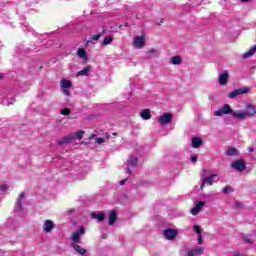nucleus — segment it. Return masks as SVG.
I'll list each match as a JSON object with an SVG mask.
<instances>
[{"instance_id":"nucleus-1","label":"nucleus","mask_w":256,"mask_h":256,"mask_svg":"<svg viewBox=\"0 0 256 256\" xmlns=\"http://www.w3.org/2000/svg\"><path fill=\"white\" fill-rule=\"evenodd\" d=\"M256 115V107L254 104H246L245 110H235L233 113L234 119H239L240 121H245L247 117H255Z\"/></svg>"},{"instance_id":"nucleus-2","label":"nucleus","mask_w":256,"mask_h":256,"mask_svg":"<svg viewBox=\"0 0 256 256\" xmlns=\"http://www.w3.org/2000/svg\"><path fill=\"white\" fill-rule=\"evenodd\" d=\"M147 45V35L141 34L136 37H134L132 41V46L134 49H143Z\"/></svg>"},{"instance_id":"nucleus-3","label":"nucleus","mask_w":256,"mask_h":256,"mask_svg":"<svg viewBox=\"0 0 256 256\" xmlns=\"http://www.w3.org/2000/svg\"><path fill=\"white\" fill-rule=\"evenodd\" d=\"M235 113L231 105L224 104L220 109L214 111L215 117H223V115H232Z\"/></svg>"},{"instance_id":"nucleus-4","label":"nucleus","mask_w":256,"mask_h":256,"mask_svg":"<svg viewBox=\"0 0 256 256\" xmlns=\"http://www.w3.org/2000/svg\"><path fill=\"white\" fill-rule=\"evenodd\" d=\"M85 235V226H80L77 231H74L71 236L70 240L72 241L71 243H75V245L81 243V237Z\"/></svg>"},{"instance_id":"nucleus-5","label":"nucleus","mask_w":256,"mask_h":256,"mask_svg":"<svg viewBox=\"0 0 256 256\" xmlns=\"http://www.w3.org/2000/svg\"><path fill=\"white\" fill-rule=\"evenodd\" d=\"M186 256H201L205 252V247L203 246H192L185 250Z\"/></svg>"},{"instance_id":"nucleus-6","label":"nucleus","mask_w":256,"mask_h":256,"mask_svg":"<svg viewBox=\"0 0 256 256\" xmlns=\"http://www.w3.org/2000/svg\"><path fill=\"white\" fill-rule=\"evenodd\" d=\"M251 92V88L249 87H241L238 88L228 94L229 99H237L240 95H247V93Z\"/></svg>"},{"instance_id":"nucleus-7","label":"nucleus","mask_w":256,"mask_h":256,"mask_svg":"<svg viewBox=\"0 0 256 256\" xmlns=\"http://www.w3.org/2000/svg\"><path fill=\"white\" fill-rule=\"evenodd\" d=\"M215 179H217V174H210L204 178H202V184L200 186V190L203 191L205 189V185H213L215 183Z\"/></svg>"},{"instance_id":"nucleus-8","label":"nucleus","mask_w":256,"mask_h":256,"mask_svg":"<svg viewBox=\"0 0 256 256\" xmlns=\"http://www.w3.org/2000/svg\"><path fill=\"white\" fill-rule=\"evenodd\" d=\"M179 235V231L173 228H167L163 231V236L167 241H173Z\"/></svg>"},{"instance_id":"nucleus-9","label":"nucleus","mask_w":256,"mask_h":256,"mask_svg":"<svg viewBox=\"0 0 256 256\" xmlns=\"http://www.w3.org/2000/svg\"><path fill=\"white\" fill-rule=\"evenodd\" d=\"M60 87L62 89V93H64L66 97H69V95H71V81L67 79H62L60 81Z\"/></svg>"},{"instance_id":"nucleus-10","label":"nucleus","mask_w":256,"mask_h":256,"mask_svg":"<svg viewBox=\"0 0 256 256\" xmlns=\"http://www.w3.org/2000/svg\"><path fill=\"white\" fill-rule=\"evenodd\" d=\"M232 169H235V171H238L239 173H242V171H245L247 169V165L245 164V160L239 159L231 164Z\"/></svg>"},{"instance_id":"nucleus-11","label":"nucleus","mask_w":256,"mask_h":256,"mask_svg":"<svg viewBox=\"0 0 256 256\" xmlns=\"http://www.w3.org/2000/svg\"><path fill=\"white\" fill-rule=\"evenodd\" d=\"M173 121V114L171 113H164L162 116L159 117L158 123L162 127L165 125H169Z\"/></svg>"},{"instance_id":"nucleus-12","label":"nucleus","mask_w":256,"mask_h":256,"mask_svg":"<svg viewBox=\"0 0 256 256\" xmlns=\"http://www.w3.org/2000/svg\"><path fill=\"white\" fill-rule=\"evenodd\" d=\"M25 201V192H21L15 203V211L21 213L23 211V202Z\"/></svg>"},{"instance_id":"nucleus-13","label":"nucleus","mask_w":256,"mask_h":256,"mask_svg":"<svg viewBox=\"0 0 256 256\" xmlns=\"http://www.w3.org/2000/svg\"><path fill=\"white\" fill-rule=\"evenodd\" d=\"M42 228L44 233H51V231L55 229V222L52 220H45Z\"/></svg>"},{"instance_id":"nucleus-14","label":"nucleus","mask_w":256,"mask_h":256,"mask_svg":"<svg viewBox=\"0 0 256 256\" xmlns=\"http://www.w3.org/2000/svg\"><path fill=\"white\" fill-rule=\"evenodd\" d=\"M192 229L194 233L198 235V238H197L198 245H203V230L201 229V226L194 225Z\"/></svg>"},{"instance_id":"nucleus-15","label":"nucleus","mask_w":256,"mask_h":256,"mask_svg":"<svg viewBox=\"0 0 256 256\" xmlns=\"http://www.w3.org/2000/svg\"><path fill=\"white\" fill-rule=\"evenodd\" d=\"M203 207H205V202H203V201L197 202L195 207H193L190 210L191 215H199V213H201Z\"/></svg>"},{"instance_id":"nucleus-16","label":"nucleus","mask_w":256,"mask_h":256,"mask_svg":"<svg viewBox=\"0 0 256 256\" xmlns=\"http://www.w3.org/2000/svg\"><path fill=\"white\" fill-rule=\"evenodd\" d=\"M137 158L131 156L128 161H127V173L128 175H131V169H133V167H137Z\"/></svg>"},{"instance_id":"nucleus-17","label":"nucleus","mask_w":256,"mask_h":256,"mask_svg":"<svg viewBox=\"0 0 256 256\" xmlns=\"http://www.w3.org/2000/svg\"><path fill=\"white\" fill-rule=\"evenodd\" d=\"M70 247L74 249L75 252L78 253V255H87V249L83 248V246L75 243H70Z\"/></svg>"},{"instance_id":"nucleus-18","label":"nucleus","mask_w":256,"mask_h":256,"mask_svg":"<svg viewBox=\"0 0 256 256\" xmlns=\"http://www.w3.org/2000/svg\"><path fill=\"white\" fill-rule=\"evenodd\" d=\"M75 141V137L66 136L64 138H60L57 140L58 145H69V143H73Z\"/></svg>"},{"instance_id":"nucleus-19","label":"nucleus","mask_w":256,"mask_h":256,"mask_svg":"<svg viewBox=\"0 0 256 256\" xmlns=\"http://www.w3.org/2000/svg\"><path fill=\"white\" fill-rule=\"evenodd\" d=\"M91 217L92 219H96L98 223H103V221H105L106 214L105 212H99V213L92 212Z\"/></svg>"},{"instance_id":"nucleus-20","label":"nucleus","mask_w":256,"mask_h":256,"mask_svg":"<svg viewBox=\"0 0 256 256\" xmlns=\"http://www.w3.org/2000/svg\"><path fill=\"white\" fill-rule=\"evenodd\" d=\"M256 53V45L250 47V49L242 54L243 59H249L250 57H253Z\"/></svg>"},{"instance_id":"nucleus-21","label":"nucleus","mask_w":256,"mask_h":256,"mask_svg":"<svg viewBox=\"0 0 256 256\" xmlns=\"http://www.w3.org/2000/svg\"><path fill=\"white\" fill-rule=\"evenodd\" d=\"M203 146V139L200 137H193L192 138V147L193 149H199V147Z\"/></svg>"},{"instance_id":"nucleus-22","label":"nucleus","mask_w":256,"mask_h":256,"mask_svg":"<svg viewBox=\"0 0 256 256\" xmlns=\"http://www.w3.org/2000/svg\"><path fill=\"white\" fill-rule=\"evenodd\" d=\"M227 81H229V72L224 71L219 76V83H220V85H227Z\"/></svg>"},{"instance_id":"nucleus-23","label":"nucleus","mask_w":256,"mask_h":256,"mask_svg":"<svg viewBox=\"0 0 256 256\" xmlns=\"http://www.w3.org/2000/svg\"><path fill=\"white\" fill-rule=\"evenodd\" d=\"M139 116L141 117V119H143L144 121H149V119H151V110L149 109H144L140 112Z\"/></svg>"},{"instance_id":"nucleus-24","label":"nucleus","mask_w":256,"mask_h":256,"mask_svg":"<svg viewBox=\"0 0 256 256\" xmlns=\"http://www.w3.org/2000/svg\"><path fill=\"white\" fill-rule=\"evenodd\" d=\"M115 221H117V212L112 210L108 216V225H115Z\"/></svg>"},{"instance_id":"nucleus-25","label":"nucleus","mask_w":256,"mask_h":256,"mask_svg":"<svg viewBox=\"0 0 256 256\" xmlns=\"http://www.w3.org/2000/svg\"><path fill=\"white\" fill-rule=\"evenodd\" d=\"M77 56L80 59H83V61H85V62L89 61V58L87 57V51H85V49H83V48L78 49Z\"/></svg>"},{"instance_id":"nucleus-26","label":"nucleus","mask_w":256,"mask_h":256,"mask_svg":"<svg viewBox=\"0 0 256 256\" xmlns=\"http://www.w3.org/2000/svg\"><path fill=\"white\" fill-rule=\"evenodd\" d=\"M171 65H181L183 63V60H181L180 56H174L170 59Z\"/></svg>"},{"instance_id":"nucleus-27","label":"nucleus","mask_w":256,"mask_h":256,"mask_svg":"<svg viewBox=\"0 0 256 256\" xmlns=\"http://www.w3.org/2000/svg\"><path fill=\"white\" fill-rule=\"evenodd\" d=\"M223 38L225 39V41L232 42V41H235V34H233V33H224Z\"/></svg>"},{"instance_id":"nucleus-28","label":"nucleus","mask_w":256,"mask_h":256,"mask_svg":"<svg viewBox=\"0 0 256 256\" xmlns=\"http://www.w3.org/2000/svg\"><path fill=\"white\" fill-rule=\"evenodd\" d=\"M226 155H228V157H235L238 155V152H237V149L235 148H229L227 151H226Z\"/></svg>"},{"instance_id":"nucleus-29","label":"nucleus","mask_w":256,"mask_h":256,"mask_svg":"<svg viewBox=\"0 0 256 256\" xmlns=\"http://www.w3.org/2000/svg\"><path fill=\"white\" fill-rule=\"evenodd\" d=\"M111 43H113V36H107L106 38H104L102 46L106 47V45H111Z\"/></svg>"},{"instance_id":"nucleus-30","label":"nucleus","mask_w":256,"mask_h":256,"mask_svg":"<svg viewBox=\"0 0 256 256\" xmlns=\"http://www.w3.org/2000/svg\"><path fill=\"white\" fill-rule=\"evenodd\" d=\"M91 71L90 67H85L84 69H82L81 71L78 72L79 76H85L87 77V75H89V72Z\"/></svg>"},{"instance_id":"nucleus-31","label":"nucleus","mask_w":256,"mask_h":256,"mask_svg":"<svg viewBox=\"0 0 256 256\" xmlns=\"http://www.w3.org/2000/svg\"><path fill=\"white\" fill-rule=\"evenodd\" d=\"M149 55H154V57H158L159 55H161V53L159 52V50L155 49V48H150L148 50Z\"/></svg>"},{"instance_id":"nucleus-32","label":"nucleus","mask_w":256,"mask_h":256,"mask_svg":"<svg viewBox=\"0 0 256 256\" xmlns=\"http://www.w3.org/2000/svg\"><path fill=\"white\" fill-rule=\"evenodd\" d=\"M83 135H85V131L80 130L75 133V136H72V137H75L76 139H79V141H81V139H83Z\"/></svg>"},{"instance_id":"nucleus-33","label":"nucleus","mask_w":256,"mask_h":256,"mask_svg":"<svg viewBox=\"0 0 256 256\" xmlns=\"http://www.w3.org/2000/svg\"><path fill=\"white\" fill-rule=\"evenodd\" d=\"M10 189H11V186H9L8 184L0 185V191H2V192L9 191Z\"/></svg>"},{"instance_id":"nucleus-34","label":"nucleus","mask_w":256,"mask_h":256,"mask_svg":"<svg viewBox=\"0 0 256 256\" xmlns=\"http://www.w3.org/2000/svg\"><path fill=\"white\" fill-rule=\"evenodd\" d=\"M60 114L65 115V116L71 115V109H69V108L62 109L60 111Z\"/></svg>"},{"instance_id":"nucleus-35","label":"nucleus","mask_w":256,"mask_h":256,"mask_svg":"<svg viewBox=\"0 0 256 256\" xmlns=\"http://www.w3.org/2000/svg\"><path fill=\"white\" fill-rule=\"evenodd\" d=\"M101 37V34L94 35L90 38L88 43H91L92 41H99V38Z\"/></svg>"},{"instance_id":"nucleus-36","label":"nucleus","mask_w":256,"mask_h":256,"mask_svg":"<svg viewBox=\"0 0 256 256\" xmlns=\"http://www.w3.org/2000/svg\"><path fill=\"white\" fill-rule=\"evenodd\" d=\"M197 159H198L197 155H192V156L190 157V161H191L192 163H197Z\"/></svg>"},{"instance_id":"nucleus-37","label":"nucleus","mask_w":256,"mask_h":256,"mask_svg":"<svg viewBox=\"0 0 256 256\" xmlns=\"http://www.w3.org/2000/svg\"><path fill=\"white\" fill-rule=\"evenodd\" d=\"M96 143H98V145H101L102 143H105V139L104 138H96Z\"/></svg>"},{"instance_id":"nucleus-38","label":"nucleus","mask_w":256,"mask_h":256,"mask_svg":"<svg viewBox=\"0 0 256 256\" xmlns=\"http://www.w3.org/2000/svg\"><path fill=\"white\" fill-rule=\"evenodd\" d=\"M229 189H231L230 187H225L224 189H223V193H229Z\"/></svg>"},{"instance_id":"nucleus-39","label":"nucleus","mask_w":256,"mask_h":256,"mask_svg":"<svg viewBox=\"0 0 256 256\" xmlns=\"http://www.w3.org/2000/svg\"><path fill=\"white\" fill-rule=\"evenodd\" d=\"M125 183H127V179L121 180L119 184H120V185H125Z\"/></svg>"},{"instance_id":"nucleus-40","label":"nucleus","mask_w":256,"mask_h":256,"mask_svg":"<svg viewBox=\"0 0 256 256\" xmlns=\"http://www.w3.org/2000/svg\"><path fill=\"white\" fill-rule=\"evenodd\" d=\"M235 205H236V207H242L243 206V204L241 202H236Z\"/></svg>"},{"instance_id":"nucleus-41","label":"nucleus","mask_w":256,"mask_h":256,"mask_svg":"<svg viewBox=\"0 0 256 256\" xmlns=\"http://www.w3.org/2000/svg\"><path fill=\"white\" fill-rule=\"evenodd\" d=\"M234 256H245V254H241L239 252H235Z\"/></svg>"},{"instance_id":"nucleus-42","label":"nucleus","mask_w":256,"mask_h":256,"mask_svg":"<svg viewBox=\"0 0 256 256\" xmlns=\"http://www.w3.org/2000/svg\"><path fill=\"white\" fill-rule=\"evenodd\" d=\"M246 243H251V238H245Z\"/></svg>"},{"instance_id":"nucleus-43","label":"nucleus","mask_w":256,"mask_h":256,"mask_svg":"<svg viewBox=\"0 0 256 256\" xmlns=\"http://www.w3.org/2000/svg\"><path fill=\"white\" fill-rule=\"evenodd\" d=\"M249 151H250V153H253V151H255V149L254 148H249Z\"/></svg>"},{"instance_id":"nucleus-44","label":"nucleus","mask_w":256,"mask_h":256,"mask_svg":"<svg viewBox=\"0 0 256 256\" xmlns=\"http://www.w3.org/2000/svg\"><path fill=\"white\" fill-rule=\"evenodd\" d=\"M0 79H3V75L0 74Z\"/></svg>"},{"instance_id":"nucleus-45","label":"nucleus","mask_w":256,"mask_h":256,"mask_svg":"<svg viewBox=\"0 0 256 256\" xmlns=\"http://www.w3.org/2000/svg\"><path fill=\"white\" fill-rule=\"evenodd\" d=\"M81 31H85V29H82Z\"/></svg>"}]
</instances>
